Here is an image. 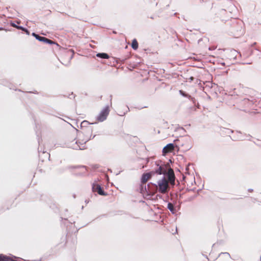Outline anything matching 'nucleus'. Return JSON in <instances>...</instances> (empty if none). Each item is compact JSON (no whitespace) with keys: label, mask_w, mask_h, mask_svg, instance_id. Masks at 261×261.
Segmentation results:
<instances>
[{"label":"nucleus","mask_w":261,"mask_h":261,"mask_svg":"<svg viewBox=\"0 0 261 261\" xmlns=\"http://www.w3.org/2000/svg\"><path fill=\"white\" fill-rule=\"evenodd\" d=\"M89 134V138L88 139H83L82 141H76L75 142L68 145L67 146L75 150H84L86 149L85 144L89 140L93 139L96 135L92 136V133Z\"/></svg>","instance_id":"f257e3e1"},{"label":"nucleus","mask_w":261,"mask_h":261,"mask_svg":"<svg viewBox=\"0 0 261 261\" xmlns=\"http://www.w3.org/2000/svg\"><path fill=\"white\" fill-rule=\"evenodd\" d=\"M169 182L166 180L165 176H163L161 179L159 180L157 184H152L154 187L158 188V191L162 194H165L168 192V188L169 187Z\"/></svg>","instance_id":"f03ea898"},{"label":"nucleus","mask_w":261,"mask_h":261,"mask_svg":"<svg viewBox=\"0 0 261 261\" xmlns=\"http://www.w3.org/2000/svg\"><path fill=\"white\" fill-rule=\"evenodd\" d=\"M163 175L165 176V178H167L166 180L169 182L171 186L173 187L175 185L176 178L173 170L169 168L167 171H165Z\"/></svg>","instance_id":"7ed1b4c3"},{"label":"nucleus","mask_w":261,"mask_h":261,"mask_svg":"<svg viewBox=\"0 0 261 261\" xmlns=\"http://www.w3.org/2000/svg\"><path fill=\"white\" fill-rule=\"evenodd\" d=\"M110 110L109 105L106 106L96 117V120L99 122H103L107 119Z\"/></svg>","instance_id":"20e7f679"},{"label":"nucleus","mask_w":261,"mask_h":261,"mask_svg":"<svg viewBox=\"0 0 261 261\" xmlns=\"http://www.w3.org/2000/svg\"><path fill=\"white\" fill-rule=\"evenodd\" d=\"M156 168L154 169V172L158 175H163L167 169V165L164 163H162V161L159 160L155 162Z\"/></svg>","instance_id":"39448f33"},{"label":"nucleus","mask_w":261,"mask_h":261,"mask_svg":"<svg viewBox=\"0 0 261 261\" xmlns=\"http://www.w3.org/2000/svg\"><path fill=\"white\" fill-rule=\"evenodd\" d=\"M153 183L151 182H149L147 185L141 183L138 190L142 194H147V195H151L152 192L150 189V186Z\"/></svg>","instance_id":"423d86ee"},{"label":"nucleus","mask_w":261,"mask_h":261,"mask_svg":"<svg viewBox=\"0 0 261 261\" xmlns=\"http://www.w3.org/2000/svg\"><path fill=\"white\" fill-rule=\"evenodd\" d=\"M92 190L93 192H97L99 195L102 196H107L108 193L104 191L102 187L96 182H94L92 185Z\"/></svg>","instance_id":"0eeeda50"},{"label":"nucleus","mask_w":261,"mask_h":261,"mask_svg":"<svg viewBox=\"0 0 261 261\" xmlns=\"http://www.w3.org/2000/svg\"><path fill=\"white\" fill-rule=\"evenodd\" d=\"M90 123L89 121L87 120H84L82 122L81 124V127L82 129V132L81 133H88L89 134L92 133L93 128L91 126H88ZM81 132H79V134H80Z\"/></svg>","instance_id":"6e6552de"},{"label":"nucleus","mask_w":261,"mask_h":261,"mask_svg":"<svg viewBox=\"0 0 261 261\" xmlns=\"http://www.w3.org/2000/svg\"><path fill=\"white\" fill-rule=\"evenodd\" d=\"M226 54L227 58L230 60H237L238 54H240V56L241 57V54L240 53L234 49L227 50Z\"/></svg>","instance_id":"1a4fd4ad"},{"label":"nucleus","mask_w":261,"mask_h":261,"mask_svg":"<svg viewBox=\"0 0 261 261\" xmlns=\"http://www.w3.org/2000/svg\"><path fill=\"white\" fill-rule=\"evenodd\" d=\"M176 149L174 143H170L167 144L164 147L162 150L163 154H166L172 152Z\"/></svg>","instance_id":"9d476101"},{"label":"nucleus","mask_w":261,"mask_h":261,"mask_svg":"<svg viewBox=\"0 0 261 261\" xmlns=\"http://www.w3.org/2000/svg\"><path fill=\"white\" fill-rule=\"evenodd\" d=\"M167 208L170 211V212L175 216H177L178 215H180V213H176V210L175 208L174 202H168L167 204Z\"/></svg>","instance_id":"9b49d317"},{"label":"nucleus","mask_w":261,"mask_h":261,"mask_svg":"<svg viewBox=\"0 0 261 261\" xmlns=\"http://www.w3.org/2000/svg\"><path fill=\"white\" fill-rule=\"evenodd\" d=\"M14 255L10 254L7 255L4 254H0V261H13Z\"/></svg>","instance_id":"f8f14e48"},{"label":"nucleus","mask_w":261,"mask_h":261,"mask_svg":"<svg viewBox=\"0 0 261 261\" xmlns=\"http://www.w3.org/2000/svg\"><path fill=\"white\" fill-rule=\"evenodd\" d=\"M173 142H174V145L176 147V149H177V150L179 149L180 146H183V145H184V143H182L181 140L180 139H179V138L175 139L173 141Z\"/></svg>","instance_id":"ddd939ff"},{"label":"nucleus","mask_w":261,"mask_h":261,"mask_svg":"<svg viewBox=\"0 0 261 261\" xmlns=\"http://www.w3.org/2000/svg\"><path fill=\"white\" fill-rule=\"evenodd\" d=\"M149 173H146V172L143 173L141 175V182L143 184H146L147 181L149 179Z\"/></svg>","instance_id":"4468645a"},{"label":"nucleus","mask_w":261,"mask_h":261,"mask_svg":"<svg viewBox=\"0 0 261 261\" xmlns=\"http://www.w3.org/2000/svg\"><path fill=\"white\" fill-rule=\"evenodd\" d=\"M96 57L100 59H107L110 58V56L105 53H98L96 54Z\"/></svg>","instance_id":"2eb2a0df"},{"label":"nucleus","mask_w":261,"mask_h":261,"mask_svg":"<svg viewBox=\"0 0 261 261\" xmlns=\"http://www.w3.org/2000/svg\"><path fill=\"white\" fill-rule=\"evenodd\" d=\"M131 46L134 50H137L138 48L139 44L136 39L135 38L132 40Z\"/></svg>","instance_id":"dca6fc26"},{"label":"nucleus","mask_w":261,"mask_h":261,"mask_svg":"<svg viewBox=\"0 0 261 261\" xmlns=\"http://www.w3.org/2000/svg\"><path fill=\"white\" fill-rule=\"evenodd\" d=\"M85 168L87 169V167L84 165H77V166H68L66 167V169H79V168Z\"/></svg>","instance_id":"f3484780"},{"label":"nucleus","mask_w":261,"mask_h":261,"mask_svg":"<svg viewBox=\"0 0 261 261\" xmlns=\"http://www.w3.org/2000/svg\"><path fill=\"white\" fill-rule=\"evenodd\" d=\"M41 42H43L45 44H54V42L51 40L45 37H43L42 41Z\"/></svg>","instance_id":"a211bd4d"},{"label":"nucleus","mask_w":261,"mask_h":261,"mask_svg":"<svg viewBox=\"0 0 261 261\" xmlns=\"http://www.w3.org/2000/svg\"><path fill=\"white\" fill-rule=\"evenodd\" d=\"M179 93L180 95L183 97H187L188 99L189 98H191V95L189 94H188V93H187L186 92H185L182 90H180L179 91Z\"/></svg>","instance_id":"6ab92c4d"},{"label":"nucleus","mask_w":261,"mask_h":261,"mask_svg":"<svg viewBox=\"0 0 261 261\" xmlns=\"http://www.w3.org/2000/svg\"><path fill=\"white\" fill-rule=\"evenodd\" d=\"M173 202L176 210V212L177 213L181 208V202L179 201L177 202V201H174Z\"/></svg>","instance_id":"aec40b11"},{"label":"nucleus","mask_w":261,"mask_h":261,"mask_svg":"<svg viewBox=\"0 0 261 261\" xmlns=\"http://www.w3.org/2000/svg\"><path fill=\"white\" fill-rule=\"evenodd\" d=\"M32 35L35 38V39L39 41H41L43 36H40L39 34H36L35 32L32 33Z\"/></svg>","instance_id":"412c9836"},{"label":"nucleus","mask_w":261,"mask_h":261,"mask_svg":"<svg viewBox=\"0 0 261 261\" xmlns=\"http://www.w3.org/2000/svg\"><path fill=\"white\" fill-rule=\"evenodd\" d=\"M90 18V17H83V18L80 20L84 22H88L89 23H91L93 24H95L91 21Z\"/></svg>","instance_id":"4be33fe9"},{"label":"nucleus","mask_w":261,"mask_h":261,"mask_svg":"<svg viewBox=\"0 0 261 261\" xmlns=\"http://www.w3.org/2000/svg\"><path fill=\"white\" fill-rule=\"evenodd\" d=\"M18 23H19V21H17V24L15 23V22L11 21L10 22V24L11 26L14 27V28H15L16 29L17 28V26H18L19 25L18 24Z\"/></svg>","instance_id":"5701e85b"},{"label":"nucleus","mask_w":261,"mask_h":261,"mask_svg":"<svg viewBox=\"0 0 261 261\" xmlns=\"http://www.w3.org/2000/svg\"><path fill=\"white\" fill-rule=\"evenodd\" d=\"M189 99L192 101L195 106H197L198 102H197V100L194 97H193L191 96V98H189Z\"/></svg>","instance_id":"b1692460"},{"label":"nucleus","mask_w":261,"mask_h":261,"mask_svg":"<svg viewBox=\"0 0 261 261\" xmlns=\"http://www.w3.org/2000/svg\"><path fill=\"white\" fill-rule=\"evenodd\" d=\"M146 173H149V179H150L155 174H156L155 172H154V170H152V171H150L148 172H146Z\"/></svg>","instance_id":"393cba45"},{"label":"nucleus","mask_w":261,"mask_h":261,"mask_svg":"<svg viewBox=\"0 0 261 261\" xmlns=\"http://www.w3.org/2000/svg\"><path fill=\"white\" fill-rule=\"evenodd\" d=\"M223 129L225 130V133L226 134H230V133H233V130H232V129H229V128H223Z\"/></svg>","instance_id":"a878e982"},{"label":"nucleus","mask_w":261,"mask_h":261,"mask_svg":"<svg viewBox=\"0 0 261 261\" xmlns=\"http://www.w3.org/2000/svg\"><path fill=\"white\" fill-rule=\"evenodd\" d=\"M67 169H66V167L65 168H59L58 169V172L59 173H63L65 170H67Z\"/></svg>","instance_id":"bb28decb"},{"label":"nucleus","mask_w":261,"mask_h":261,"mask_svg":"<svg viewBox=\"0 0 261 261\" xmlns=\"http://www.w3.org/2000/svg\"><path fill=\"white\" fill-rule=\"evenodd\" d=\"M22 33H25V34H27L28 35H29L30 34V32L29 30L28 29H27L26 28L24 29L23 31H22Z\"/></svg>","instance_id":"cd10ccee"},{"label":"nucleus","mask_w":261,"mask_h":261,"mask_svg":"<svg viewBox=\"0 0 261 261\" xmlns=\"http://www.w3.org/2000/svg\"><path fill=\"white\" fill-rule=\"evenodd\" d=\"M22 33H25V34H27L28 35H29L30 34V32L29 30L28 29H27L26 28L24 29L23 31H22Z\"/></svg>","instance_id":"c85d7f7f"},{"label":"nucleus","mask_w":261,"mask_h":261,"mask_svg":"<svg viewBox=\"0 0 261 261\" xmlns=\"http://www.w3.org/2000/svg\"><path fill=\"white\" fill-rule=\"evenodd\" d=\"M25 28L23 27V26H21V25H19L18 26H17V29H18V30H21V32H22V31H24V29H25Z\"/></svg>","instance_id":"c756f323"},{"label":"nucleus","mask_w":261,"mask_h":261,"mask_svg":"<svg viewBox=\"0 0 261 261\" xmlns=\"http://www.w3.org/2000/svg\"><path fill=\"white\" fill-rule=\"evenodd\" d=\"M69 52H70L72 53V55L70 57V59H72L73 58V56H74V52L73 51V49H70L68 50Z\"/></svg>","instance_id":"7c9ffc66"},{"label":"nucleus","mask_w":261,"mask_h":261,"mask_svg":"<svg viewBox=\"0 0 261 261\" xmlns=\"http://www.w3.org/2000/svg\"><path fill=\"white\" fill-rule=\"evenodd\" d=\"M99 165L98 164H95L92 165V168L94 169H97L99 168Z\"/></svg>","instance_id":"2f4dec72"},{"label":"nucleus","mask_w":261,"mask_h":261,"mask_svg":"<svg viewBox=\"0 0 261 261\" xmlns=\"http://www.w3.org/2000/svg\"><path fill=\"white\" fill-rule=\"evenodd\" d=\"M84 135V139H88L89 138V134L88 133H82Z\"/></svg>","instance_id":"473e14b6"},{"label":"nucleus","mask_w":261,"mask_h":261,"mask_svg":"<svg viewBox=\"0 0 261 261\" xmlns=\"http://www.w3.org/2000/svg\"><path fill=\"white\" fill-rule=\"evenodd\" d=\"M130 58V56H127V57H124V58H122V61L123 62H125V61H126L127 59H128V58Z\"/></svg>","instance_id":"72a5a7b5"},{"label":"nucleus","mask_w":261,"mask_h":261,"mask_svg":"<svg viewBox=\"0 0 261 261\" xmlns=\"http://www.w3.org/2000/svg\"><path fill=\"white\" fill-rule=\"evenodd\" d=\"M129 111V108H128V107H127V110H126V111L125 112H123L122 114H119V115H120V116H123V115H125V114H126L128 111Z\"/></svg>","instance_id":"f704fd0d"},{"label":"nucleus","mask_w":261,"mask_h":261,"mask_svg":"<svg viewBox=\"0 0 261 261\" xmlns=\"http://www.w3.org/2000/svg\"><path fill=\"white\" fill-rule=\"evenodd\" d=\"M225 254V255H228V256H229V257H230V255L229 253L228 252H221L220 254H219V256L221 255V254Z\"/></svg>","instance_id":"c9c22d12"},{"label":"nucleus","mask_w":261,"mask_h":261,"mask_svg":"<svg viewBox=\"0 0 261 261\" xmlns=\"http://www.w3.org/2000/svg\"><path fill=\"white\" fill-rule=\"evenodd\" d=\"M72 96H73V98L75 97V95H73V93L72 92L69 95L68 97L70 99H71Z\"/></svg>","instance_id":"e433bc0d"},{"label":"nucleus","mask_w":261,"mask_h":261,"mask_svg":"<svg viewBox=\"0 0 261 261\" xmlns=\"http://www.w3.org/2000/svg\"><path fill=\"white\" fill-rule=\"evenodd\" d=\"M2 30H5L6 32L11 31L10 30L5 29V28L3 27H0V31H2Z\"/></svg>","instance_id":"4c0bfd02"},{"label":"nucleus","mask_w":261,"mask_h":261,"mask_svg":"<svg viewBox=\"0 0 261 261\" xmlns=\"http://www.w3.org/2000/svg\"><path fill=\"white\" fill-rule=\"evenodd\" d=\"M249 51L250 53L249 54L248 56H251L253 54V50L252 49H250Z\"/></svg>","instance_id":"58836bf2"},{"label":"nucleus","mask_w":261,"mask_h":261,"mask_svg":"<svg viewBox=\"0 0 261 261\" xmlns=\"http://www.w3.org/2000/svg\"><path fill=\"white\" fill-rule=\"evenodd\" d=\"M194 79V77H193V76H191L190 78H189V80H190V81H193Z\"/></svg>","instance_id":"ea45409f"},{"label":"nucleus","mask_w":261,"mask_h":261,"mask_svg":"<svg viewBox=\"0 0 261 261\" xmlns=\"http://www.w3.org/2000/svg\"><path fill=\"white\" fill-rule=\"evenodd\" d=\"M29 93H35V94H37L38 92H37V91H35V92H32V91H30L29 92Z\"/></svg>","instance_id":"a19ab883"},{"label":"nucleus","mask_w":261,"mask_h":261,"mask_svg":"<svg viewBox=\"0 0 261 261\" xmlns=\"http://www.w3.org/2000/svg\"><path fill=\"white\" fill-rule=\"evenodd\" d=\"M248 192H252L253 190V189H248Z\"/></svg>","instance_id":"79ce46f5"},{"label":"nucleus","mask_w":261,"mask_h":261,"mask_svg":"<svg viewBox=\"0 0 261 261\" xmlns=\"http://www.w3.org/2000/svg\"><path fill=\"white\" fill-rule=\"evenodd\" d=\"M246 136L247 137H250V138H252V136H251L250 135H249V134H248V135H246Z\"/></svg>","instance_id":"37998d69"},{"label":"nucleus","mask_w":261,"mask_h":261,"mask_svg":"<svg viewBox=\"0 0 261 261\" xmlns=\"http://www.w3.org/2000/svg\"><path fill=\"white\" fill-rule=\"evenodd\" d=\"M256 44V42H254V43L251 45V46H253L255 45Z\"/></svg>","instance_id":"c03bdc74"},{"label":"nucleus","mask_w":261,"mask_h":261,"mask_svg":"<svg viewBox=\"0 0 261 261\" xmlns=\"http://www.w3.org/2000/svg\"><path fill=\"white\" fill-rule=\"evenodd\" d=\"M244 64H250L251 63H249V62H247V63H243Z\"/></svg>","instance_id":"a18cd8bd"},{"label":"nucleus","mask_w":261,"mask_h":261,"mask_svg":"<svg viewBox=\"0 0 261 261\" xmlns=\"http://www.w3.org/2000/svg\"><path fill=\"white\" fill-rule=\"evenodd\" d=\"M108 171H110V172H112V170L111 169H108Z\"/></svg>","instance_id":"49530a36"},{"label":"nucleus","mask_w":261,"mask_h":261,"mask_svg":"<svg viewBox=\"0 0 261 261\" xmlns=\"http://www.w3.org/2000/svg\"><path fill=\"white\" fill-rule=\"evenodd\" d=\"M38 144L40 145V139H38Z\"/></svg>","instance_id":"de8ad7c7"},{"label":"nucleus","mask_w":261,"mask_h":261,"mask_svg":"<svg viewBox=\"0 0 261 261\" xmlns=\"http://www.w3.org/2000/svg\"><path fill=\"white\" fill-rule=\"evenodd\" d=\"M237 132L238 133H240V134L242 133L241 131H239V130H237Z\"/></svg>","instance_id":"09e8293b"},{"label":"nucleus","mask_w":261,"mask_h":261,"mask_svg":"<svg viewBox=\"0 0 261 261\" xmlns=\"http://www.w3.org/2000/svg\"><path fill=\"white\" fill-rule=\"evenodd\" d=\"M41 151V149H39V148L38 149V152H40Z\"/></svg>","instance_id":"8fccbe9b"},{"label":"nucleus","mask_w":261,"mask_h":261,"mask_svg":"<svg viewBox=\"0 0 261 261\" xmlns=\"http://www.w3.org/2000/svg\"><path fill=\"white\" fill-rule=\"evenodd\" d=\"M41 151V149H39V148L38 149V152H40Z\"/></svg>","instance_id":"3c124183"},{"label":"nucleus","mask_w":261,"mask_h":261,"mask_svg":"<svg viewBox=\"0 0 261 261\" xmlns=\"http://www.w3.org/2000/svg\"><path fill=\"white\" fill-rule=\"evenodd\" d=\"M120 173V171L119 173L116 174V175H118Z\"/></svg>","instance_id":"603ef678"},{"label":"nucleus","mask_w":261,"mask_h":261,"mask_svg":"<svg viewBox=\"0 0 261 261\" xmlns=\"http://www.w3.org/2000/svg\"><path fill=\"white\" fill-rule=\"evenodd\" d=\"M222 64L224 65H225V63H222Z\"/></svg>","instance_id":"864d4df0"},{"label":"nucleus","mask_w":261,"mask_h":261,"mask_svg":"<svg viewBox=\"0 0 261 261\" xmlns=\"http://www.w3.org/2000/svg\"><path fill=\"white\" fill-rule=\"evenodd\" d=\"M180 139H183V137H180Z\"/></svg>","instance_id":"5fc2aeb1"},{"label":"nucleus","mask_w":261,"mask_h":261,"mask_svg":"<svg viewBox=\"0 0 261 261\" xmlns=\"http://www.w3.org/2000/svg\"><path fill=\"white\" fill-rule=\"evenodd\" d=\"M97 122L93 123L92 124H96Z\"/></svg>","instance_id":"6e6d98bb"},{"label":"nucleus","mask_w":261,"mask_h":261,"mask_svg":"<svg viewBox=\"0 0 261 261\" xmlns=\"http://www.w3.org/2000/svg\"><path fill=\"white\" fill-rule=\"evenodd\" d=\"M215 244H213L212 247H214V246L215 245Z\"/></svg>","instance_id":"4d7b16f0"}]
</instances>
